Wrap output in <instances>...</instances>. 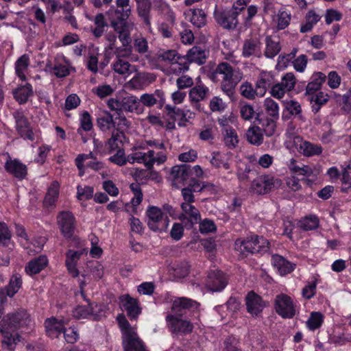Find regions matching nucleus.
<instances>
[{
	"instance_id": "f257e3e1",
	"label": "nucleus",
	"mask_w": 351,
	"mask_h": 351,
	"mask_svg": "<svg viewBox=\"0 0 351 351\" xmlns=\"http://www.w3.org/2000/svg\"><path fill=\"white\" fill-rule=\"evenodd\" d=\"M29 322V316L24 310L4 316L0 321V332L3 335V347L10 350H14L16 344L20 341L17 330L28 325Z\"/></svg>"
},
{
	"instance_id": "f03ea898",
	"label": "nucleus",
	"mask_w": 351,
	"mask_h": 351,
	"mask_svg": "<svg viewBox=\"0 0 351 351\" xmlns=\"http://www.w3.org/2000/svg\"><path fill=\"white\" fill-rule=\"evenodd\" d=\"M117 322L122 335L124 351H147L144 343L139 338L136 328L130 324L123 315L117 316Z\"/></svg>"
},
{
	"instance_id": "7ed1b4c3",
	"label": "nucleus",
	"mask_w": 351,
	"mask_h": 351,
	"mask_svg": "<svg viewBox=\"0 0 351 351\" xmlns=\"http://www.w3.org/2000/svg\"><path fill=\"white\" fill-rule=\"evenodd\" d=\"M220 75L222 91L230 97L234 93L236 85L242 79V73L238 69H234L227 62L219 64L213 73V76Z\"/></svg>"
},
{
	"instance_id": "20e7f679",
	"label": "nucleus",
	"mask_w": 351,
	"mask_h": 351,
	"mask_svg": "<svg viewBox=\"0 0 351 351\" xmlns=\"http://www.w3.org/2000/svg\"><path fill=\"white\" fill-rule=\"evenodd\" d=\"M166 160L167 156L163 152L156 153L154 150H149L143 152L135 148L134 151L129 154V163L143 164L147 169H152L154 165H162Z\"/></svg>"
},
{
	"instance_id": "39448f33",
	"label": "nucleus",
	"mask_w": 351,
	"mask_h": 351,
	"mask_svg": "<svg viewBox=\"0 0 351 351\" xmlns=\"http://www.w3.org/2000/svg\"><path fill=\"white\" fill-rule=\"evenodd\" d=\"M234 248L241 254L259 253L268 250L269 242L263 237L254 235L246 239H237L234 243Z\"/></svg>"
},
{
	"instance_id": "423d86ee",
	"label": "nucleus",
	"mask_w": 351,
	"mask_h": 351,
	"mask_svg": "<svg viewBox=\"0 0 351 351\" xmlns=\"http://www.w3.org/2000/svg\"><path fill=\"white\" fill-rule=\"evenodd\" d=\"M145 215L148 228L156 232H166L169 225V219L161 208L155 206H149Z\"/></svg>"
},
{
	"instance_id": "0eeeda50",
	"label": "nucleus",
	"mask_w": 351,
	"mask_h": 351,
	"mask_svg": "<svg viewBox=\"0 0 351 351\" xmlns=\"http://www.w3.org/2000/svg\"><path fill=\"white\" fill-rule=\"evenodd\" d=\"M167 327L169 332L177 335H186L192 332L193 324L177 313H169L165 317Z\"/></svg>"
},
{
	"instance_id": "6e6552de",
	"label": "nucleus",
	"mask_w": 351,
	"mask_h": 351,
	"mask_svg": "<svg viewBox=\"0 0 351 351\" xmlns=\"http://www.w3.org/2000/svg\"><path fill=\"white\" fill-rule=\"evenodd\" d=\"M276 313L282 318L291 319L298 312L296 302L288 295L280 293L276 296L274 302Z\"/></svg>"
},
{
	"instance_id": "1a4fd4ad",
	"label": "nucleus",
	"mask_w": 351,
	"mask_h": 351,
	"mask_svg": "<svg viewBox=\"0 0 351 351\" xmlns=\"http://www.w3.org/2000/svg\"><path fill=\"white\" fill-rule=\"evenodd\" d=\"M51 70L58 78L65 77L69 75L71 72L75 71L71 62L62 53L56 55Z\"/></svg>"
},
{
	"instance_id": "9d476101",
	"label": "nucleus",
	"mask_w": 351,
	"mask_h": 351,
	"mask_svg": "<svg viewBox=\"0 0 351 351\" xmlns=\"http://www.w3.org/2000/svg\"><path fill=\"white\" fill-rule=\"evenodd\" d=\"M58 227L64 237H71L75 230V217L69 211H62L57 216Z\"/></svg>"
},
{
	"instance_id": "9b49d317",
	"label": "nucleus",
	"mask_w": 351,
	"mask_h": 351,
	"mask_svg": "<svg viewBox=\"0 0 351 351\" xmlns=\"http://www.w3.org/2000/svg\"><path fill=\"white\" fill-rule=\"evenodd\" d=\"M111 26L114 30L118 34V38L123 46L131 45V32L134 29V23L133 22L120 23L116 21H111Z\"/></svg>"
},
{
	"instance_id": "f8f14e48",
	"label": "nucleus",
	"mask_w": 351,
	"mask_h": 351,
	"mask_svg": "<svg viewBox=\"0 0 351 351\" xmlns=\"http://www.w3.org/2000/svg\"><path fill=\"white\" fill-rule=\"evenodd\" d=\"M156 79V76L153 73L136 71L135 75L127 82V86L133 90H142Z\"/></svg>"
},
{
	"instance_id": "ddd939ff",
	"label": "nucleus",
	"mask_w": 351,
	"mask_h": 351,
	"mask_svg": "<svg viewBox=\"0 0 351 351\" xmlns=\"http://www.w3.org/2000/svg\"><path fill=\"white\" fill-rule=\"evenodd\" d=\"M199 307V304L197 302L188 298L180 297L173 301L171 313L183 315L186 310L193 312L197 311Z\"/></svg>"
},
{
	"instance_id": "4468645a",
	"label": "nucleus",
	"mask_w": 351,
	"mask_h": 351,
	"mask_svg": "<svg viewBox=\"0 0 351 351\" xmlns=\"http://www.w3.org/2000/svg\"><path fill=\"white\" fill-rule=\"evenodd\" d=\"M5 169L7 172L20 180L25 179L27 174V166L20 160L12 159L10 156L5 163Z\"/></svg>"
},
{
	"instance_id": "2eb2a0df",
	"label": "nucleus",
	"mask_w": 351,
	"mask_h": 351,
	"mask_svg": "<svg viewBox=\"0 0 351 351\" xmlns=\"http://www.w3.org/2000/svg\"><path fill=\"white\" fill-rule=\"evenodd\" d=\"M98 305L95 303L88 302L87 305H78L72 311L73 317L76 319H98L99 315L95 313Z\"/></svg>"
},
{
	"instance_id": "dca6fc26",
	"label": "nucleus",
	"mask_w": 351,
	"mask_h": 351,
	"mask_svg": "<svg viewBox=\"0 0 351 351\" xmlns=\"http://www.w3.org/2000/svg\"><path fill=\"white\" fill-rule=\"evenodd\" d=\"M261 43L257 38H247L243 41L241 55L243 58L261 57Z\"/></svg>"
},
{
	"instance_id": "f3484780",
	"label": "nucleus",
	"mask_w": 351,
	"mask_h": 351,
	"mask_svg": "<svg viewBox=\"0 0 351 351\" xmlns=\"http://www.w3.org/2000/svg\"><path fill=\"white\" fill-rule=\"evenodd\" d=\"M16 128L21 136L25 139L34 141V133L29 128V125L27 119L23 115L22 112L16 111L14 114Z\"/></svg>"
},
{
	"instance_id": "a211bd4d",
	"label": "nucleus",
	"mask_w": 351,
	"mask_h": 351,
	"mask_svg": "<svg viewBox=\"0 0 351 351\" xmlns=\"http://www.w3.org/2000/svg\"><path fill=\"white\" fill-rule=\"evenodd\" d=\"M67 324L64 319H58L50 317L45 320V331L48 337L51 339L58 338L63 332L65 325Z\"/></svg>"
},
{
	"instance_id": "6ab92c4d",
	"label": "nucleus",
	"mask_w": 351,
	"mask_h": 351,
	"mask_svg": "<svg viewBox=\"0 0 351 351\" xmlns=\"http://www.w3.org/2000/svg\"><path fill=\"white\" fill-rule=\"evenodd\" d=\"M120 301L128 316L131 319H136L141 313L138 300L129 295H124L120 298Z\"/></svg>"
},
{
	"instance_id": "aec40b11",
	"label": "nucleus",
	"mask_w": 351,
	"mask_h": 351,
	"mask_svg": "<svg viewBox=\"0 0 351 351\" xmlns=\"http://www.w3.org/2000/svg\"><path fill=\"white\" fill-rule=\"evenodd\" d=\"M207 287L212 291H221L227 285V279L221 271H213L208 276Z\"/></svg>"
},
{
	"instance_id": "412c9836",
	"label": "nucleus",
	"mask_w": 351,
	"mask_h": 351,
	"mask_svg": "<svg viewBox=\"0 0 351 351\" xmlns=\"http://www.w3.org/2000/svg\"><path fill=\"white\" fill-rule=\"evenodd\" d=\"M294 143L299 152L306 156L320 155L323 150L319 145L302 141L298 136L294 138Z\"/></svg>"
},
{
	"instance_id": "4be33fe9",
	"label": "nucleus",
	"mask_w": 351,
	"mask_h": 351,
	"mask_svg": "<svg viewBox=\"0 0 351 351\" xmlns=\"http://www.w3.org/2000/svg\"><path fill=\"white\" fill-rule=\"evenodd\" d=\"M22 285L21 276L19 274H14L10 280L8 286L0 291L1 302L6 300V297H13L19 290Z\"/></svg>"
},
{
	"instance_id": "5701e85b",
	"label": "nucleus",
	"mask_w": 351,
	"mask_h": 351,
	"mask_svg": "<svg viewBox=\"0 0 351 351\" xmlns=\"http://www.w3.org/2000/svg\"><path fill=\"white\" fill-rule=\"evenodd\" d=\"M215 19L217 23L224 29H233L236 27L238 20L231 12L216 11Z\"/></svg>"
},
{
	"instance_id": "b1692460",
	"label": "nucleus",
	"mask_w": 351,
	"mask_h": 351,
	"mask_svg": "<svg viewBox=\"0 0 351 351\" xmlns=\"http://www.w3.org/2000/svg\"><path fill=\"white\" fill-rule=\"evenodd\" d=\"M87 253V250L82 249L79 251L69 250L66 254V266L70 274L73 277H77L79 271L77 269V263L80 256L84 254Z\"/></svg>"
},
{
	"instance_id": "393cba45",
	"label": "nucleus",
	"mask_w": 351,
	"mask_h": 351,
	"mask_svg": "<svg viewBox=\"0 0 351 351\" xmlns=\"http://www.w3.org/2000/svg\"><path fill=\"white\" fill-rule=\"evenodd\" d=\"M111 68L114 73L125 77L137 71V66L131 64L124 59L115 58L111 64Z\"/></svg>"
},
{
	"instance_id": "a878e982",
	"label": "nucleus",
	"mask_w": 351,
	"mask_h": 351,
	"mask_svg": "<svg viewBox=\"0 0 351 351\" xmlns=\"http://www.w3.org/2000/svg\"><path fill=\"white\" fill-rule=\"evenodd\" d=\"M182 213L180 216V219L183 221L186 219L191 225L197 223L200 220L201 215L197 208H196L192 203L182 202L181 204Z\"/></svg>"
},
{
	"instance_id": "bb28decb",
	"label": "nucleus",
	"mask_w": 351,
	"mask_h": 351,
	"mask_svg": "<svg viewBox=\"0 0 351 351\" xmlns=\"http://www.w3.org/2000/svg\"><path fill=\"white\" fill-rule=\"evenodd\" d=\"M246 306L247 311L250 314L256 315L262 311L265 304L259 295L251 291L246 296Z\"/></svg>"
},
{
	"instance_id": "cd10ccee",
	"label": "nucleus",
	"mask_w": 351,
	"mask_h": 351,
	"mask_svg": "<svg viewBox=\"0 0 351 351\" xmlns=\"http://www.w3.org/2000/svg\"><path fill=\"white\" fill-rule=\"evenodd\" d=\"M124 134L119 130L112 132L111 137L106 143V154H112L119 149H124L122 147Z\"/></svg>"
},
{
	"instance_id": "c85d7f7f",
	"label": "nucleus",
	"mask_w": 351,
	"mask_h": 351,
	"mask_svg": "<svg viewBox=\"0 0 351 351\" xmlns=\"http://www.w3.org/2000/svg\"><path fill=\"white\" fill-rule=\"evenodd\" d=\"M271 263L278 272L282 276L291 273L295 269L294 264L278 254L272 256Z\"/></svg>"
},
{
	"instance_id": "c756f323",
	"label": "nucleus",
	"mask_w": 351,
	"mask_h": 351,
	"mask_svg": "<svg viewBox=\"0 0 351 351\" xmlns=\"http://www.w3.org/2000/svg\"><path fill=\"white\" fill-rule=\"evenodd\" d=\"M184 14L197 27H202L206 23V15L202 9H189Z\"/></svg>"
},
{
	"instance_id": "7c9ffc66",
	"label": "nucleus",
	"mask_w": 351,
	"mask_h": 351,
	"mask_svg": "<svg viewBox=\"0 0 351 351\" xmlns=\"http://www.w3.org/2000/svg\"><path fill=\"white\" fill-rule=\"evenodd\" d=\"M130 189L133 191L134 197L130 202L125 204V210L130 213H136L137 212L138 206L142 202L143 193L140 186L136 184H132Z\"/></svg>"
},
{
	"instance_id": "2f4dec72",
	"label": "nucleus",
	"mask_w": 351,
	"mask_h": 351,
	"mask_svg": "<svg viewBox=\"0 0 351 351\" xmlns=\"http://www.w3.org/2000/svg\"><path fill=\"white\" fill-rule=\"evenodd\" d=\"M273 178L264 177L255 179L252 184V189L258 194L266 193L274 185Z\"/></svg>"
},
{
	"instance_id": "473e14b6",
	"label": "nucleus",
	"mask_w": 351,
	"mask_h": 351,
	"mask_svg": "<svg viewBox=\"0 0 351 351\" xmlns=\"http://www.w3.org/2000/svg\"><path fill=\"white\" fill-rule=\"evenodd\" d=\"M191 173L190 166L182 165L175 166L171 169V175L173 178L174 184L186 181Z\"/></svg>"
},
{
	"instance_id": "72a5a7b5",
	"label": "nucleus",
	"mask_w": 351,
	"mask_h": 351,
	"mask_svg": "<svg viewBox=\"0 0 351 351\" xmlns=\"http://www.w3.org/2000/svg\"><path fill=\"white\" fill-rule=\"evenodd\" d=\"M208 93V88L203 84H199L191 88L189 93V98L191 103L197 104L205 99Z\"/></svg>"
},
{
	"instance_id": "f704fd0d",
	"label": "nucleus",
	"mask_w": 351,
	"mask_h": 351,
	"mask_svg": "<svg viewBox=\"0 0 351 351\" xmlns=\"http://www.w3.org/2000/svg\"><path fill=\"white\" fill-rule=\"evenodd\" d=\"M166 109L169 112H173L178 117L180 118V121L178 123V125L180 126H184L186 122L193 119L195 116L193 112L188 109H179L170 105H167Z\"/></svg>"
},
{
	"instance_id": "c9c22d12",
	"label": "nucleus",
	"mask_w": 351,
	"mask_h": 351,
	"mask_svg": "<svg viewBox=\"0 0 351 351\" xmlns=\"http://www.w3.org/2000/svg\"><path fill=\"white\" fill-rule=\"evenodd\" d=\"M123 110L140 114L143 112L139 99L135 95H128L122 98Z\"/></svg>"
},
{
	"instance_id": "e433bc0d",
	"label": "nucleus",
	"mask_w": 351,
	"mask_h": 351,
	"mask_svg": "<svg viewBox=\"0 0 351 351\" xmlns=\"http://www.w3.org/2000/svg\"><path fill=\"white\" fill-rule=\"evenodd\" d=\"M139 101L140 103L141 102L144 106L151 107L154 106L158 101L163 104L165 99L163 92L160 90H156L153 94H143Z\"/></svg>"
},
{
	"instance_id": "4c0bfd02",
	"label": "nucleus",
	"mask_w": 351,
	"mask_h": 351,
	"mask_svg": "<svg viewBox=\"0 0 351 351\" xmlns=\"http://www.w3.org/2000/svg\"><path fill=\"white\" fill-rule=\"evenodd\" d=\"M274 82L273 75L271 72L262 71L256 82V88L259 89L260 97H263L266 93L267 88L269 87Z\"/></svg>"
},
{
	"instance_id": "58836bf2",
	"label": "nucleus",
	"mask_w": 351,
	"mask_h": 351,
	"mask_svg": "<svg viewBox=\"0 0 351 351\" xmlns=\"http://www.w3.org/2000/svg\"><path fill=\"white\" fill-rule=\"evenodd\" d=\"M48 263V260L45 256H40L38 258H35L29 262L25 267V271L28 275H34L39 273L43 270Z\"/></svg>"
},
{
	"instance_id": "ea45409f",
	"label": "nucleus",
	"mask_w": 351,
	"mask_h": 351,
	"mask_svg": "<svg viewBox=\"0 0 351 351\" xmlns=\"http://www.w3.org/2000/svg\"><path fill=\"white\" fill-rule=\"evenodd\" d=\"M29 66V58L27 54L21 56L15 62V73L22 80H26V71Z\"/></svg>"
},
{
	"instance_id": "a19ab883",
	"label": "nucleus",
	"mask_w": 351,
	"mask_h": 351,
	"mask_svg": "<svg viewBox=\"0 0 351 351\" xmlns=\"http://www.w3.org/2000/svg\"><path fill=\"white\" fill-rule=\"evenodd\" d=\"M326 76L321 72H317L313 74L311 80L306 86V93L308 95H311L317 91L322 86L324 82Z\"/></svg>"
},
{
	"instance_id": "79ce46f5",
	"label": "nucleus",
	"mask_w": 351,
	"mask_h": 351,
	"mask_svg": "<svg viewBox=\"0 0 351 351\" xmlns=\"http://www.w3.org/2000/svg\"><path fill=\"white\" fill-rule=\"evenodd\" d=\"M97 125L102 132H109L115 127L113 117L108 112H104L97 119Z\"/></svg>"
},
{
	"instance_id": "37998d69",
	"label": "nucleus",
	"mask_w": 351,
	"mask_h": 351,
	"mask_svg": "<svg viewBox=\"0 0 351 351\" xmlns=\"http://www.w3.org/2000/svg\"><path fill=\"white\" fill-rule=\"evenodd\" d=\"M186 60L190 62L202 64L206 60V52L199 47L195 46L191 48L186 55Z\"/></svg>"
},
{
	"instance_id": "c03bdc74",
	"label": "nucleus",
	"mask_w": 351,
	"mask_h": 351,
	"mask_svg": "<svg viewBox=\"0 0 351 351\" xmlns=\"http://www.w3.org/2000/svg\"><path fill=\"white\" fill-rule=\"evenodd\" d=\"M13 93L14 98L19 103L25 104L33 93L32 86L30 84L27 83L24 86H19Z\"/></svg>"
},
{
	"instance_id": "a18cd8bd",
	"label": "nucleus",
	"mask_w": 351,
	"mask_h": 351,
	"mask_svg": "<svg viewBox=\"0 0 351 351\" xmlns=\"http://www.w3.org/2000/svg\"><path fill=\"white\" fill-rule=\"evenodd\" d=\"M287 167L291 172L300 176H311L313 174V169L308 165H299L294 158H291L287 162Z\"/></svg>"
},
{
	"instance_id": "49530a36",
	"label": "nucleus",
	"mask_w": 351,
	"mask_h": 351,
	"mask_svg": "<svg viewBox=\"0 0 351 351\" xmlns=\"http://www.w3.org/2000/svg\"><path fill=\"white\" fill-rule=\"evenodd\" d=\"M319 223L318 217L315 215H310L302 218L298 221V226L305 231H308L317 228Z\"/></svg>"
},
{
	"instance_id": "de8ad7c7",
	"label": "nucleus",
	"mask_w": 351,
	"mask_h": 351,
	"mask_svg": "<svg viewBox=\"0 0 351 351\" xmlns=\"http://www.w3.org/2000/svg\"><path fill=\"white\" fill-rule=\"evenodd\" d=\"M247 141L250 143L260 145L263 141L262 130L258 126L250 128L246 133Z\"/></svg>"
},
{
	"instance_id": "09e8293b",
	"label": "nucleus",
	"mask_w": 351,
	"mask_h": 351,
	"mask_svg": "<svg viewBox=\"0 0 351 351\" xmlns=\"http://www.w3.org/2000/svg\"><path fill=\"white\" fill-rule=\"evenodd\" d=\"M60 185L58 182H53L48 189L46 194L44 204L46 206H53L55 204L59 195Z\"/></svg>"
},
{
	"instance_id": "8fccbe9b",
	"label": "nucleus",
	"mask_w": 351,
	"mask_h": 351,
	"mask_svg": "<svg viewBox=\"0 0 351 351\" xmlns=\"http://www.w3.org/2000/svg\"><path fill=\"white\" fill-rule=\"evenodd\" d=\"M291 14L290 12L285 10H280L274 18V21L276 24V27L278 29H284L290 23Z\"/></svg>"
},
{
	"instance_id": "3c124183",
	"label": "nucleus",
	"mask_w": 351,
	"mask_h": 351,
	"mask_svg": "<svg viewBox=\"0 0 351 351\" xmlns=\"http://www.w3.org/2000/svg\"><path fill=\"white\" fill-rule=\"evenodd\" d=\"M323 322L324 315L319 312L313 311L310 314L306 326L309 330L313 331L320 328Z\"/></svg>"
},
{
	"instance_id": "603ef678",
	"label": "nucleus",
	"mask_w": 351,
	"mask_h": 351,
	"mask_svg": "<svg viewBox=\"0 0 351 351\" xmlns=\"http://www.w3.org/2000/svg\"><path fill=\"white\" fill-rule=\"evenodd\" d=\"M223 134L224 143L230 149L234 148L239 143L237 132L232 128H227Z\"/></svg>"
},
{
	"instance_id": "864d4df0",
	"label": "nucleus",
	"mask_w": 351,
	"mask_h": 351,
	"mask_svg": "<svg viewBox=\"0 0 351 351\" xmlns=\"http://www.w3.org/2000/svg\"><path fill=\"white\" fill-rule=\"evenodd\" d=\"M266 49L265 55L267 58H272L276 56L280 51V46L278 40L271 39V37H267L266 40Z\"/></svg>"
},
{
	"instance_id": "5fc2aeb1",
	"label": "nucleus",
	"mask_w": 351,
	"mask_h": 351,
	"mask_svg": "<svg viewBox=\"0 0 351 351\" xmlns=\"http://www.w3.org/2000/svg\"><path fill=\"white\" fill-rule=\"evenodd\" d=\"M285 108L292 115L295 116L299 120L304 121L305 119L301 114L302 108L300 104L295 100H287L284 102Z\"/></svg>"
},
{
	"instance_id": "6e6d98bb",
	"label": "nucleus",
	"mask_w": 351,
	"mask_h": 351,
	"mask_svg": "<svg viewBox=\"0 0 351 351\" xmlns=\"http://www.w3.org/2000/svg\"><path fill=\"white\" fill-rule=\"evenodd\" d=\"M189 268L190 265L186 261L176 263L172 266L173 275L177 278H184L188 275Z\"/></svg>"
},
{
	"instance_id": "4d7b16f0",
	"label": "nucleus",
	"mask_w": 351,
	"mask_h": 351,
	"mask_svg": "<svg viewBox=\"0 0 351 351\" xmlns=\"http://www.w3.org/2000/svg\"><path fill=\"white\" fill-rule=\"evenodd\" d=\"M212 165L216 168H223L226 170L230 169L228 156L219 153H214L210 160Z\"/></svg>"
},
{
	"instance_id": "13d9d810",
	"label": "nucleus",
	"mask_w": 351,
	"mask_h": 351,
	"mask_svg": "<svg viewBox=\"0 0 351 351\" xmlns=\"http://www.w3.org/2000/svg\"><path fill=\"white\" fill-rule=\"evenodd\" d=\"M240 92L241 95L247 99H254L256 97H260L259 89L254 88L249 82H244L240 86Z\"/></svg>"
},
{
	"instance_id": "bf43d9fd",
	"label": "nucleus",
	"mask_w": 351,
	"mask_h": 351,
	"mask_svg": "<svg viewBox=\"0 0 351 351\" xmlns=\"http://www.w3.org/2000/svg\"><path fill=\"white\" fill-rule=\"evenodd\" d=\"M264 108L266 113L275 119L279 117V106L273 99L267 97L264 100Z\"/></svg>"
},
{
	"instance_id": "052dcab7",
	"label": "nucleus",
	"mask_w": 351,
	"mask_h": 351,
	"mask_svg": "<svg viewBox=\"0 0 351 351\" xmlns=\"http://www.w3.org/2000/svg\"><path fill=\"white\" fill-rule=\"evenodd\" d=\"M80 128L77 133L82 134V130L85 132L90 131L93 128L92 117L88 112L84 111L80 115Z\"/></svg>"
},
{
	"instance_id": "680f3d73",
	"label": "nucleus",
	"mask_w": 351,
	"mask_h": 351,
	"mask_svg": "<svg viewBox=\"0 0 351 351\" xmlns=\"http://www.w3.org/2000/svg\"><path fill=\"white\" fill-rule=\"evenodd\" d=\"M108 158V161L117 166L122 167L129 162V154L125 156L124 149H119Z\"/></svg>"
},
{
	"instance_id": "e2e57ef3",
	"label": "nucleus",
	"mask_w": 351,
	"mask_h": 351,
	"mask_svg": "<svg viewBox=\"0 0 351 351\" xmlns=\"http://www.w3.org/2000/svg\"><path fill=\"white\" fill-rule=\"evenodd\" d=\"M189 69V65L181 60L172 62L167 69V74L179 75Z\"/></svg>"
},
{
	"instance_id": "0e129e2a",
	"label": "nucleus",
	"mask_w": 351,
	"mask_h": 351,
	"mask_svg": "<svg viewBox=\"0 0 351 351\" xmlns=\"http://www.w3.org/2000/svg\"><path fill=\"white\" fill-rule=\"evenodd\" d=\"M227 107V104L226 102L223 101V99L219 97H213L209 103L210 110L213 112H223Z\"/></svg>"
},
{
	"instance_id": "69168bd1",
	"label": "nucleus",
	"mask_w": 351,
	"mask_h": 351,
	"mask_svg": "<svg viewBox=\"0 0 351 351\" xmlns=\"http://www.w3.org/2000/svg\"><path fill=\"white\" fill-rule=\"evenodd\" d=\"M81 103L80 97L76 94H70L66 97L63 110L69 111L77 108Z\"/></svg>"
},
{
	"instance_id": "338daca9",
	"label": "nucleus",
	"mask_w": 351,
	"mask_h": 351,
	"mask_svg": "<svg viewBox=\"0 0 351 351\" xmlns=\"http://www.w3.org/2000/svg\"><path fill=\"white\" fill-rule=\"evenodd\" d=\"M93 192L91 186L79 185L77 187V197L79 200H87L93 197Z\"/></svg>"
},
{
	"instance_id": "774afa93",
	"label": "nucleus",
	"mask_w": 351,
	"mask_h": 351,
	"mask_svg": "<svg viewBox=\"0 0 351 351\" xmlns=\"http://www.w3.org/2000/svg\"><path fill=\"white\" fill-rule=\"evenodd\" d=\"M317 285V282L315 279L308 282L302 290V297L306 300L312 298L316 293Z\"/></svg>"
}]
</instances>
